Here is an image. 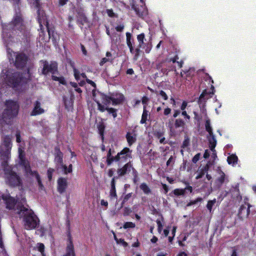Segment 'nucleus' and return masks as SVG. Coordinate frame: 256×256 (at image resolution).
<instances>
[{"label":"nucleus","mask_w":256,"mask_h":256,"mask_svg":"<svg viewBox=\"0 0 256 256\" xmlns=\"http://www.w3.org/2000/svg\"><path fill=\"white\" fill-rule=\"evenodd\" d=\"M111 60H112V58H104L102 60L100 64V66H102L105 63H106V62L110 61Z\"/></svg>","instance_id":"nucleus-48"},{"label":"nucleus","mask_w":256,"mask_h":256,"mask_svg":"<svg viewBox=\"0 0 256 256\" xmlns=\"http://www.w3.org/2000/svg\"><path fill=\"white\" fill-rule=\"evenodd\" d=\"M124 26L123 25H120L116 27V30L118 32H122L124 29Z\"/></svg>","instance_id":"nucleus-64"},{"label":"nucleus","mask_w":256,"mask_h":256,"mask_svg":"<svg viewBox=\"0 0 256 256\" xmlns=\"http://www.w3.org/2000/svg\"><path fill=\"white\" fill-rule=\"evenodd\" d=\"M213 94V92H208L206 90H203L199 97L198 103L200 104L203 101H205L206 100H207L209 98V97L208 96V95Z\"/></svg>","instance_id":"nucleus-20"},{"label":"nucleus","mask_w":256,"mask_h":256,"mask_svg":"<svg viewBox=\"0 0 256 256\" xmlns=\"http://www.w3.org/2000/svg\"><path fill=\"white\" fill-rule=\"evenodd\" d=\"M132 8L138 16H146L148 10L144 0H132Z\"/></svg>","instance_id":"nucleus-5"},{"label":"nucleus","mask_w":256,"mask_h":256,"mask_svg":"<svg viewBox=\"0 0 256 256\" xmlns=\"http://www.w3.org/2000/svg\"><path fill=\"white\" fill-rule=\"evenodd\" d=\"M54 171V170L52 168H49L48 170V178L49 180H51L52 177V174Z\"/></svg>","instance_id":"nucleus-51"},{"label":"nucleus","mask_w":256,"mask_h":256,"mask_svg":"<svg viewBox=\"0 0 256 256\" xmlns=\"http://www.w3.org/2000/svg\"><path fill=\"white\" fill-rule=\"evenodd\" d=\"M208 139L210 150L212 152H215L216 150L214 148L216 145V140L215 138V136L214 134H212V135H209V136H208Z\"/></svg>","instance_id":"nucleus-17"},{"label":"nucleus","mask_w":256,"mask_h":256,"mask_svg":"<svg viewBox=\"0 0 256 256\" xmlns=\"http://www.w3.org/2000/svg\"><path fill=\"white\" fill-rule=\"evenodd\" d=\"M225 180V174L223 172H222L220 176L218 178L217 180L220 184H222L224 182Z\"/></svg>","instance_id":"nucleus-40"},{"label":"nucleus","mask_w":256,"mask_h":256,"mask_svg":"<svg viewBox=\"0 0 256 256\" xmlns=\"http://www.w3.org/2000/svg\"><path fill=\"white\" fill-rule=\"evenodd\" d=\"M164 132L163 130H156L154 131V135L156 138L159 139L164 136Z\"/></svg>","instance_id":"nucleus-32"},{"label":"nucleus","mask_w":256,"mask_h":256,"mask_svg":"<svg viewBox=\"0 0 256 256\" xmlns=\"http://www.w3.org/2000/svg\"><path fill=\"white\" fill-rule=\"evenodd\" d=\"M9 126L8 125H0V129L1 130V134L3 138V142L4 146L6 147L7 152H6L4 157L6 160H8L9 158V152L8 150L9 149L11 148V138L8 136H4V134H5V131H6L8 129H9Z\"/></svg>","instance_id":"nucleus-8"},{"label":"nucleus","mask_w":256,"mask_h":256,"mask_svg":"<svg viewBox=\"0 0 256 256\" xmlns=\"http://www.w3.org/2000/svg\"><path fill=\"white\" fill-rule=\"evenodd\" d=\"M140 188L141 190L143 191V192L145 194H149L151 192V190L150 188L146 184L143 182L141 184L140 186Z\"/></svg>","instance_id":"nucleus-30"},{"label":"nucleus","mask_w":256,"mask_h":256,"mask_svg":"<svg viewBox=\"0 0 256 256\" xmlns=\"http://www.w3.org/2000/svg\"><path fill=\"white\" fill-rule=\"evenodd\" d=\"M62 168H63V170L65 174H67L68 173H70L72 172V164L69 165L68 168L64 164L62 165Z\"/></svg>","instance_id":"nucleus-38"},{"label":"nucleus","mask_w":256,"mask_h":256,"mask_svg":"<svg viewBox=\"0 0 256 256\" xmlns=\"http://www.w3.org/2000/svg\"><path fill=\"white\" fill-rule=\"evenodd\" d=\"M80 47H81V50H82V52L83 54L84 55L86 56V54H87V52H86V50L85 48V47L82 44L80 45Z\"/></svg>","instance_id":"nucleus-63"},{"label":"nucleus","mask_w":256,"mask_h":256,"mask_svg":"<svg viewBox=\"0 0 256 256\" xmlns=\"http://www.w3.org/2000/svg\"><path fill=\"white\" fill-rule=\"evenodd\" d=\"M6 78L8 79V84L12 87H16L22 82H26V78H24L20 72H14L9 75L7 74Z\"/></svg>","instance_id":"nucleus-6"},{"label":"nucleus","mask_w":256,"mask_h":256,"mask_svg":"<svg viewBox=\"0 0 256 256\" xmlns=\"http://www.w3.org/2000/svg\"><path fill=\"white\" fill-rule=\"evenodd\" d=\"M171 109L169 108H166L164 110V116H168L171 112Z\"/></svg>","instance_id":"nucleus-53"},{"label":"nucleus","mask_w":256,"mask_h":256,"mask_svg":"<svg viewBox=\"0 0 256 256\" xmlns=\"http://www.w3.org/2000/svg\"><path fill=\"white\" fill-rule=\"evenodd\" d=\"M86 82L89 84H90L92 86H94V88H96V84L92 82V80H89L88 78H86Z\"/></svg>","instance_id":"nucleus-60"},{"label":"nucleus","mask_w":256,"mask_h":256,"mask_svg":"<svg viewBox=\"0 0 256 256\" xmlns=\"http://www.w3.org/2000/svg\"><path fill=\"white\" fill-rule=\"evenodd\" d=\"M172 192L176 196H184L185 194V190H184V188H176Z\"/></svg>","instance_id":"nucleus-31"},{"label":"nucleus","mask_w":256,"mask_h":256,"mask_svg":"<svg viewBox=\"0 0 256 256\" xmlns=\"http://www.w3.org/2000/svg\"><path fill=\"white\" fill-rule=\"evenodd\" d=\"M162 186L163 189L164 190V193L166 194L169 190L168 186L166 184H162Z\"/></svg>","instance_id":"nucleus-56"},{"label":"nucleus","mask_w":256,"mask_h":256,"mask_svg":"<svg viewBox=\"0 0 256 256\" xmlns=\"http://www.w3.org/2000/svg\"><path fill=\"white\" fill-rule=\"evenodd\" d=\"M44 67L42 70V74H46L48 72H50L52 74H54L58 71V64L56 62H51L50 64H48L46 61L43 62Z\"/></svg>","instance_id":"nucleus-9"},{"label":"nucleus","mask_w":256,"mask_h":256,"mask_svg":"<svg viewBox=\"0 0 256 256\" xmlns=\"http://www.w3.org/2000/svg\"><path fill=\"white\" fill-rule=\"evenodd\" d=\"M216 202V200L214 198L213 200H210L208 202L206 208L210 212H212V206Z\"/></svg>","instance_id":"nucleus-36"},{"label":"nucleus","mask_w":256,"mask_h":256,"mask_svg":"<svg viewBox=\"0 0 256 256\" xmlns=\"http://www.w3.org/2000/svg\"><path fill=\"white\" fill-rule=\"evenodd\" d=\"M205 128L206 131L208 132L209 135L214 134L212 128L210 126V120L209 118L206 119V120Z\"/></svg>","instance_id":"nucleus-29"},{"label":"nucleus","mask_w":256,"mask_h":256,"mask_svg":"<svg viewBox=\"0 0 256 256\" xmlns=\"http://www.w3.org/2000/svg\"><path fill=\"white\" fill-rule=\"evenodd\" d=\"M27 60L28 58L25 54H18L16 57L15 65L17 68H22L26 66Z\"/></svg>","instance_id":"nucleus-10"},{"label":"nucleus","mask_w":256,"mask_h":256,"mask_svg":"<svg viewBox=\"0 0 256 256\" xmlns=\"http://www.w3.org/2000/svg\"><path fill=\"white\" fill-rule=\"evenodd\" d=\"M178 58H179L178 56L177 55H176L173 58H172L170 59V61H172L173 63H176V62H177Z\"/></svg>","instance_id":"nucleus-62"},{"label":"nucleus","mask_w":256,"mask_h":256,"mask_svg":"<svg viewBox=\"0 0 256 256\" xmlns=\"http://www.w3.org/2000/svg\"><path fill=\"white\" fill-rule=\"evenodd\" d=\"M114 239L116 241L118 244H122L124 246H126L127 243L124 240L116 238L115 235H114Z\"/></svg>","instance_id":"nucleus-45"},{"label":"nucleus","mask_w":256,"mask_h":256,"mask_svg":"<svg viewBox=\"0 0 256 256\" xmlns=\"http://www.w3.org/2000/svg\"><path fill=\"white\" fill-rule=\"evenodd\" d=\"M52 79L56 81H58L60 82V83L64 85L66 84V82L64 78L62 76L58 77V76L53 75V76H52Z\"/></svg>","instance_id":"nucleus-35"},{"label":"nucleus","mask_w":256,"mask_h":256,"mask_svg":"<svg viewBox=\"0 0 256 256\" xmlns=\"http://www.w3.org/2000/svg\"><path fill=\"white\" fill-rule=\"evenodd\" d=\"M18 154L20 164L23 165L25 167L26 172L28 173V172H31V170L30 169L29 164L24 160V151L22 150L20 148H19L18 149Z\"/></svg>","instance_id":"nucleus-11"},{"label":"nucleus","mask_w":256,"mask_h":256,"mask_svg":"<svg viewBox=\"0 0 256 256\" xmlns=\"http://www.w3.org/2000/svg\"><path fill=\"white\" fill-rule=\"evenodd\" d=\"M164 218L162 216V220H160L159 219L156 220V222L158 224V232L160 234L162 232V228H163V225L162 224V222H164Z\"/></svg>","instance_id":"nucleus-33"},{"label":"nucleus","mask_w":256,"mask_h":256,"mask_svg":"<svg viewBox=\"0 0 256 256\" xmlns=\"http://www.w3.org/2000/svg\"><path fill=\"white\" fill-rule=\"evenodd\" d=\"M210 156V153L208 150H206L204 151V158L206 159L208 158Z\"/></svg>","instance_id":"nucleus-59"},{"label":"nucleus","mask_w":256,"mask_h":256,"mask_svg":"<svg viewBox=\"0 0 256 256\" xmlns=\"http://www.w3.org/2000/svg\"><path fill=\"white\" fill-rule=\"evenodd\" d=\"M188 144H189L188 140H184L182 142V148H184L186 147L188 145Z\"/></svg>","instance_id":"nucleus-61"},{"label":"nucleus","mask_w":256,"mask_h":256,"mask_svg":"<svg viewBox=\"0 0 256 256\" xmlns=\"http://www.w3.org/2000/svg\"><path fill=\"white\" fill-rule=\"evenodd\" d=\"M246 204L248 206L247 208H246V206L244 205L240 206L239 208L238 216L239 217V218H240L241 219H242L243 216H244V212H243L244 211L246 210V217H248V216H249V214H250V208L252 206L249 203H247Z\"/></svg>","instance_id":"nucleus-12"},{"label":"nucleus","mask_w":256,"mask_h":256,"mask_svg":"<svg viewBox=\"0 0 256 256\" xmlns=\"http://www.w3.org/2000/svg\"><path fill=\"white\" fill-rule=\"evenodd\" d=\"M2 198L5 200L6 208L9 209L14 208L16 204L15 200L9 195L3 196Z\"/></svg>","instance_id":"nucleus-13"},{"label":"nucleus","mask_w":256,"mask_h":256,"mask_svg":"<svg viewBox=\"0 0 256 256\" xmlns=\"http://www.w3.org/2000/svg\"><path fill=\"white\" fill-rule=\"evenodd\" d=\"M22 18L21 17H16L14 19V21L12 24H9V28H11L12 25L16 28H18L19 26H21Z\"/></svg>","instance_id":"nucleus-28"},{"label":"nucleus","mask_w":256,"mask_h":256,"mask_svg":"<svg viewBox=\"0 0 256 256\" xmlns=\"http://www.w3.org/2000/svg\"><path fill=\"white\" fill-rule=\"evenodd\" d=\"M188 106V102L184 100L182 102V104L180 106V110H185L186 108Z\"/></svg>","instance_id":"nucleus-52"},{"label":"nucleus","mask_w":256,"mask_h":256,"mask_svg":"<svg viewBox=\"0 0 256 256\" xmlns=\"http://www.w3.org/2000/svg\"><path fill=\"white\" fill-rule=\"evenodd\" d=\"M202 200V198L198 197L194 200H190L189 202H188L186 204V206L188 207L193 204H195L198 202H201Z\"/></svg>","instance_id":"nucleus-37"},{"label":"nucleus","mask_w":256,"mask_h":256,"mask_svg":"<svg viewBox=\"0 0 256 256\" xmlns=\"http://www.w3.org/2000/svg\"><path fill=\"white\" fill-rule=\"evenodd\" d=\"M149 116V112L146 110V106H144L143 107V112L142 116V118L140 121V124H144L146 123V121L148 120V116Z\"/></svg>","instance_id":"nucleus-21"},{"label":"nucleus","mask_w":256,"mask_h":256,"mask_svg":"<svg viewBox=\"0 0 256 256\" xmlns=\"http://www.w3.org/2000/svg\"><path fill=\"white\" fill-rule=\"evenodd\" d=\"M131 170H132V174L134 176L133 182L135 184H137L138 182L139 181V178L138 176L137 172L134 169V168L132 167L130 162H129V172H130Z\"/></svg>","instance_id":"nucleus-23"},{"label":"nucleus","mask_w":256,"mask_h":256,"mask_svg":"<svg viewBox=\"0 0 256 256\" xmlns=\"http://www.w3.org/2000/svg\"><path fill=\"white\" fill-rule=\"evenodd\" d=\"M148 100V98L147 96H144L142 98V104H144V106H146Z\"/></svg>","instance_id":"nucleus-54"},{"label":"nucleus","mask_w":256,"mask_h":256,"mask_svg":"<svg viewBox=\"0 0 256 256\" xmlns=\"http://www.w3.org/2000/svg\"><path fill=\"white\" fill-rule=\"evenodd\" d=\"M64 256H74V246L71 241H70L69 244H68L67 252Z\"/></svg>","instance_id":"nucleus-27"},{"label":"nucleus","mask_w":256,"mask_h":256,"mask_svg":"<svg viewBox=\"0 0 256 256\" xmlns=\"http://www.w3.org/2000/svg\"><path fill=\"white\" fill-rule=\"evenodd\" d=\"M100 96L103 100V102L105 105L109 104L110 102H112L113 104H118L122 102L124 100V96L120 94H112L110 96L102 94H100Z\"/></svg>","instance_id":"nucleus-7"},{"label":"nucleus","mask_w":256,"mask_h":256,"mask_svg":"<svg viewBox=\"0 0 256 256\" xmlns=\"http://www.w3.org/2000/svg\"><path fill=\"white\" fill-rule=\"evenodd\" d=\"M58 190L59 192H64L67 187V180L66 178H60L58 180Z\"/></svg>","instance_id":"nucleus-16"},{"label":"nucleus","mask_w":256,"mask_h":256,"mask_svg":"<svg viewBox=\"0 0 256 256\" xmlns=\"http://www.w3.org/2000/svg\"><path fill=\"white\" fill-rule=\"evenodd\" d=\"M104 126L103 124H100L98 126V129L100 135L103 134Z\"/></svg>","instance_id":"nucleus-49"},{"label":"nucleus","mask_w":256,"mask_h":256,"mask_svg":"<svg viewBox=\"0 0 256 256\" xmlns=\"http://www.w3.org/2000/svg\"><path fill=\"white\" fill-rule=\"evenodd\" d=\"M194 119L198 122H200L201 120V117L198 115V113L196 112H194Z\"/></svg>","instance_id":"nucleus-50"},{"label":"nucleus","mask_w":256,"mask_h":256,"mask_svg":"<svg viewBox=\"0 0 256 256\" xmlns=\"http://www.w3.org/2000/svg\"><path fill=\"white\" fill-rule=\"evenodd\" d=\"M228 194V192L226 191H224L222 192V194H220V198L223 199Z\"/></svg>","instance_id":"nucleus-57"},{"label":"nucleus","mask_w":256,"mask_h":256,"mask_svg":"<svg viewBox=\"0 0 256 256\" xmlns=\"http://www.w3.org/2000/svg\"><path fill=\"white\" fill-rule=\"evenodd\" d=\"M200 154L198 153L196 154L192 158V162L194 164H196L200 160Z\"/></svg>","instance_id":"nucleus-44"},{"label":"nucleus","mask_w":256,"mask_h":256,"mask_svg":"<svg viewBox=\"0 0 256 256\" xmlns=\"http://www.w3.org/2000/svg\"><path fill=\"white\" fill-rule=\"evenodd\" d=\"M180 113V111L179 110H174V113L173 114V117L176 118Z\"/></svg>","instance_id":"nucleus-58"},{"label":"nucleus","mask_w":256,"mask_h":256,"mask_svg":"<svg viewBox=\"0 0 256 256\" xmlns=\"http://www.w3.org/2000/svg\"><path fill=\"white\" fill-rule=\"evenodd\" d=\"M128 167V163L124 164V166L118 170V172L119 176H123L125 174H126L127 171V168Z\"/></svg>","instance_id":"nucleus-34"},{"label":"nucleus","mask_w":256,"mask_h":256,"mask_svg":"<svg viewBox=\"0 0 256 256\" xmlns=\"http://www.w3.org/2000/svg\"><path fill=\"white\" fill-rule=\"evenodd\" d=\"M74 72L75 78L78 80L80 78V72L76 68H74Z\"/></svg>","instance_id":"nucleus-47"},{"label":"nucleus","mask_w":256,"mask_h":256,"mask_svg":"<svg viewBox=\"0 0 256 256\" xmlns=\"http://www.w3.org/2000/svg\"><path fill=\"white\" fill-rule=\"evenodd\" d=\"M238 160V158L236 154H232L227 158V161L228 164L233 166L236 164Z\"/></svg>","instance_id":"nucleus-25"},{"label":"nucleus","mask_w":256,"mask_h":256,"mask_svg":"<svg viewBox=\"0 0 256 256\" xmlns=\"http://www.w3.org/2000/svg\"><path fill=\"white\" fill-rule=\"evenodd\" d=\"M128 156V148H124L115 156L116 161L126 162Z\"/></svg>","instance_id":"nucleus-14"},{"label":"nucleus","mask_w":256,"mask_h":256,"mask_svg":"<svg viewBox=\"0 0 256 256\" xmlns=\"http://www.w3.org/2000/svg\"><path fill=\"white\" fill-rule=\"evenodd\" d=\"M5 106L4 112L0 115V125H8L12 120L18 115L19 110V105L16 102L6 101Z\"/></svg>","instance_id":"nucleus-2"},{"label":"nucleus","mask_w":256,"mask_h":256,"mask_svg":"<svg viewBox=\"0 0 256 256\" xmlns=\"http://www.w3.org/2000/svg\"><path fill=\"white\" fill-rule=\"evenodd\" d=\"M16 210V212L20 215V217H24V226L26 229L30 230L36 228L39 220L31 210H28L24 206L18 205Z\"/></svg>","instance_id":"nucleus-1"},{"label":"nucleus","mask_w":256,"mask_h":256,"mask_svg":"<svg viewBox=\"0 0 256 256\" xmlns=\"http://www.w3.org/2000/svg\"><path fill=\"white\" fill-rule=\"evenodd\" d=\"M186 122L182 118H176V119L174 122V127L175 128H184L186 126Z\"/></svg>","instance_id":"nucleus-24"},{"label":"nucleus","mask_w":256,"mask_h":256,"mask_svg":"<svg viewBox=\"0 0 256 256\" xmlns=\"http://www.w3.org/2000/svg\"><path fill=\"white\" fill-rule=\"evenodd\" d=\"M44 112V110L40 108V103L38 101H36L34 104V107L31 113L32 116H36L42 114Z\"/></svg>","instance_id":"nucleus-18"},{"label":"nucleus","mask_w":256,"mask_h":256,"mask_svg":"<svg viewBox=\"0 0 256 256\" xmlns=\"http://www.w3.org/2000/svg\"><path fill=\"white\" fill-rule=\"evenodd\" d=\"M96 103L98 104V109L102 112L106 110V108H108V107H106L104 105H102L99 101H96Z\"/></svg>","instance_id":"nucleus-41"},{"label":"nucleus","mask_w":256,"mask_h":256,"mask_svg":"<svg viewBox=\"0 0 256 256\" xmlns=\"http://www.w3.org/2000/svg\"><path fill=\"white\" fill-rule=\"evenodd\" d=\"M132 34L129 32V49L130 52L134 54V59L136 60H138L140 52V48H142L144 44V40L145 38V35L144 33H142L137 36V40L138 44H136L134 42V40L131 39Z\"/></svg>","instance_id":"nucleus-4"},{"label":"nucleus","mask_w":256,"mask_h":256,"mask_svg":"<svg viewBox=\"0 0 256 256\" xmlns=\"http://www.w3.org/2000/svg\"><path fill=\"white\" fill-rule=\"evenodd\" d=\"M184 74H186L185 79L188 81H190L192 77L195 75V70L194 68H190L188 70H184L180 72V76L183 78Z\"/></svg>","instance_id":"nucleus-15"},{"label":"nucleus","mask_w":256,"mask_h":256,"mask_svg":"<svg viewBox=\"0 0 256 256\" xmlns=\"http://www.w3.org/2000/svg\"><path fill=\"white\" fill-rule=\"evenodd\" d=\"M164 100H168V96L162 90H161L159 92L158 94Z\"/></svg>","instance_id":"nucleus-43"},{"label":"nucleus","mask_w":256,"mask_h":256,"mask_svg":"<svg viewBox=\"0 0 256 256\" xmlns=\"http://www.w3.org/2000/svg\"><path fill=\"white\" fill-rule=\"evenodd\" d=\"M28 173L34 176L36 178L38 184L39 189L42 190L44 188V186L42 183L40 176L38 173L36 172H32V170L31 172H28Z\"/></svg>","instance_id":"nucleus-26"},{"label":"nucleus","mask_w":256,"mask_h":256,"mask_svg":"<svg viewBox=\"0 0 256 256\" xmlns=\"http://www.w3.org/2000/svg\"><path fill=\"white\" fill-rule=\"evenodd\" d=\"M116 189H110V197L112 198H116Z\"/></svg>","instance_id":"nucleus-46"},{"label":"nucleus","mask_w":256,"mask_h":256,"mask_svg":"<svg viewBox=\"0 0 256 256\" xmlns=\"http://www.w3.org/2000/svg\"><path fill=\"white\" fill-rule=\"evenodd\" d=\"M136 140V134L131 136L129 132V146H130L133 143H134Z\"/></svg>","instance_id":"nucleus-39"},{"label":"nucleus","mask_w":256,"mask_h":256,"mask_svg":"<svg viewBox=\"0 0 256 256\" xmlns=\"http://www.w3.org/2000/svg\"><path fill=\"white\" fill-rule=\"evenodd\" d=\"M55 153H56L55 161L57 163L60 164L62 166V165H64L63 162H62V156H63L62 153L60 151V150L58 148H55Z\"/></svg>","instance_id":"nucleus-19"},{"label":"nucleus","mask_w":256,"mask_h":256,"mask_svg":"<svg viewBox=\"0 0 256 256\" xmlns=\"http://www.w3.org/2000/svg\"><path fill=\"white\" fill-rule=\"evenodd\" d=\"M106 110L109 114H112L113 117L115 118L116 116V110L113 108H106Z\"/></svg>","instance_id":"nucleus-42"},{"label":"nucleus","mask_w":256,"mask_h":256,"mask_svg":"<svg viewBox=\"0 0 256 256\" xmlns=\"http://www.w3.org/2000/svg\"><path fill=\"white\" fill-rule=\"evenodd\" d=\"M115 160V157H110V158H107V164L108 165H110L112 162Z\"/></svg>","instance_id":"nucleus-55"},{"label":"nucleus","mask_w":256,"mask_h":256,"mask_svg":"<svg viewBox=\"0 0 256 256\" xmlns=\"http://www.w3.org/2000/svg\"><path fill=\"white\" fill-rule=\"evenodd\" d=\"M4 172L6 182L11 186H17L22 184V180L20 176L14 171L10 166H8L6 160L2 163Z\"/></svg>","instance_id":"nucleus-3"},{"label":"nucleus","mask_w":256,"mask_h":256,"mask_svg":"<svg viewBox=\"0 0 256 256\" xmlns=\"http://www.w3.org/2000/svg\"><path fill=\"white\" fill-rule=\"evenodd\" d=\"M209 169V166L208 164H206L202 168H201L198 172V175L196 176V180L200 179L204 176L206 173H208V172Z\"/></svg>","instance_id":"nucleus-22"}]
</instances>
